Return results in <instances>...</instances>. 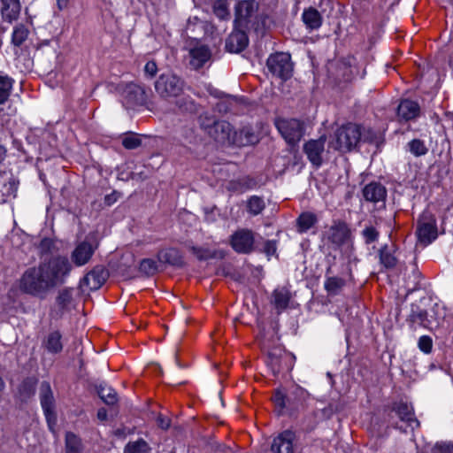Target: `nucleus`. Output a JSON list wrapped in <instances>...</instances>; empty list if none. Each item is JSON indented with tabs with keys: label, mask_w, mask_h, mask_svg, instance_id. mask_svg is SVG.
I'll list each match as a JSON object with an SVG mask.
<instances>
[{
	"label": "nucleus",
	"mask_w": 453,
	"mask_h": 453,
	"mask_svg": "<svg viewBox=\"0 0 453 453\" xmlns=\"http://www.w3.org/2000/svg\"><path fill=\"white\" fill-rule=\"evenodd\" d=\"M40 400L46 419L50 426L56 422L55 400L50 385L48 381H42L40 386Z\"/></svg>",
	"instance_id": "17"
},
{
	"label": "nucleus",
	"mask_w": 453,
	"mask_h": 453,
	"mask_svg": "<svg viewBox=\"0 0 453 453\" xmlns=\"http://www.w3.org/2000/svg\"><path fill=\"white\" fill-rule=\"evenodd\" d=\"M54 242L50 238H43L38 246V249L40 250V253L47 254L51 252V250L54 249Z\"/></svg>",
	"instance_id": "53"
},
{
	"label": "nucleus",
	"mask_w": 453,
	"mask_h": 453,
	"mask_svg": "<svg viewBox=\"0 0 453 453\" xmlns=\"http://www.w3.org/2000/svg\"><path fill=\"white\" fill-rule=\"evenodd\" d=\"M408 321L411 325L417 324L428 329H432L434 326L433 321L428 318L426 311L415 304L411 305V311L408 317Z\"/></svg>",
	"instance_id": "27"
},
{
	"label": "nucleus",
	"mask_w": 453,
	"mask_h": 453,
	"mask_svg": "<svg viewBox=\"0 0 453 453\" xmlns=\"http://www.w3.org/2000/svg\"><path fill=\"white\" fill-rule=\"evenodd\" d=\"M377 225L378 222L375 220V224H367L361 231V236L363 237L365 244L370 245L379 240L380 231L377 228Z\"/></svg>",
	"instance_id": "35"
},
{
	"label": "nucleus",
	"mask_w": 453,
	"mask_h": 453,
	"mask_svg": "<svg viewBox=\"0 0 453 453\" xmlns=\"http://www.w3.org/2000/svg\"><path fill=\"white\" fill-rule=\"evenodd\" d=\"M189 65L196 70L202 68L211 57L210 49L205 45L195 47L189 50Z\"/></svg>",
	"instance_id": "26"
},
{
	"label": "nucleus",
	"mask_w": 453,
	"mask_h": 453,
	"mask_svg": "<svg viewBox=\"0 0 453 453\" xmlns=\"http://www.w3.org/2000/svg\"><path fill=\"white\" fill-rule=\"evenodd\" d=\"M5 388V383L3 378L0 376V392L4 391Z\"/></svg>",
	"instance_id": "62"
},
{
	"label": "nucleus",
	"mask_w": 453,
	"mask_h": 453,
	"mask_svg": "<svg viewBox=\"0 0 453 453\" xmlns=\"http://www.w3.org/2000/svg\"><path fill=\"white\" fill-rule=\"evenodd\" d=\"M350 229L344 221L334 222L327 232L328 241L337 247L343 245L350 238Z\"/></svg>",
	"instance_id": "20"
},
{
	"label": "nucleus",
	"mask_w": 453,
	"mask_h": 453,
	"mask_svg": "<svg viewBox=\"0 0 453 453\" xmlns=\"http://www.w3.org/2000/svg\"><path fill=\"white\" fill-rule=\"evenodd\" d=\"M35 383L31 379H26L19 387V397L25 401L35 394Z\"/></svg>",
	"instance_id": "45"
},
{
	"label": "nucleus",
	"mask_w": 453,
	"mask_h": 453,
	"mask_svg": "<svg viewBox=\"0 0 453 453\" xmlns=\"http://www.w3.org/2000/svg\"><path fill=\"white\" fill-rule=\"evenodd\" d=\"M420 107L416 101L410 99H403L398 107L396 113H419Z\"/></svg>",
	"instance_id": "43"
},
{
	"label": "nucleus",
	"mask_w": 453,
	"mask_h": 453,
	"mask_svg": "<svg viewBox=\"0 0 453 453\" xmlns=\"http://www.w3.org/2000/svg\"><path fill=\"white\" fill-rule=\"evenodd\" d=\"M157 257L160 264L176 267H182L184 265L183 257L180 251L175 248L159 250Z\"/></svg>",
	"instance_id": "22"
},
{
	"label": "nucleus",
	"mask_w": 453,
	"mask_h": 453,
	"mask_svg": "<svg viewBox=\"0 0 453 453\" xmlns=\"http://www.w3.org/2000/svg\"><path fill=\"white\" fill-rule=\"evenodd\" d=\"M418 348L426 354L430 353L433 349V341L431 337L426 335L421 336L418 340Z\"/></svg>",
	"instance_id": "52"
},
{
	"label": "nucleus",
	"mask_w": 453,
	"mask_h": 453,
	"mask_svg": "<svg viewBox=\"0 0 453 453\" xmlns=\"http://www.w3.org/2000/svg\"><path fill=\"white\" fill-rule=\"evenodd\" d=\"M73 289L71 288H66L59 291L57 296V303L60 308L65 309L71 304L73 301Z\"/></svg>",
	"instance_id": "47"
},
{
	"label": "nucleus",
	"mask_w": 453,
	"mask_h": 453,
	"mask_svg": "<svg viewBox=\"0 0 453 453\" xmlns=\"http://www.w3.org/2000/svg\"><path fill=\"white\" fill-rule=\"evenodd\" d=\"M99 397L108 405H113L118 402L116 391L107 385L100 384L97 388Z\"/></svg>",
	"instance_id": "38"
},
{
	"label": "nucleus",
	"mask_w": 453,
	"mask_h": 453,
	"mask_svg": "<svg viewBox=\"0 0 453 453\" xmlns=\"http://www.w3.org/2000/svg\"><path fill=\"white\" fill-rule=\"evenodd\" d=\"M186 86L185 81L171 73H162L154 82V88L160 98H176L181 96Z\"/></svg>",
	"instance_id": "7"
},
{
	"label": "nucleus",
	"mask_w": 453,
	"mask_h": 453,
	"mask_svg": "<svg viewBox=\"0 0 453 453\" xmlns=\"http://www.w3.org/2000/svg\"><path fill=\"white\" fill-rule=\"evenodd\" d=\"M325 143L326 136H321L317 140L311 139L303 145V152L315 168L320 167L323 163L322 155L325 151Z\"/></svg>",
	"instance_id": "18"
},
{
	"label": "nucleus",
	"mask_w": 453,
	"mask_h": 453,
	"mask_svg": "<svg viewBox=\"0 0 453 453\" xmlns=\"http://www.w3.org/2000/svg\"><path fill=\"white\" fill-rule=\"evenodd\" d=\"M264 249L267 255H273L276 252V243L273 241H267Z\"/></svg>",
	"instance_id": "58"
},
{
	"label": "nucleus",
	"mask_w": 453,
	"mask_h": 453,
	"mask_svg": "<svg viewBox=\"0 0 453 453\" xmlns=\"http://www.w3.org/2000/svg\"><path fill=\"white\" fill-rule=\"evenodd\" d=\"M274 124L290 145H296L304 134V123L299 119L280 115L275 119Z\"/></svg>",
	"instance_id": "8"
},
{
	"label": "nucleus",
	"mask_w": 453,
	"mask_h": 453,
	"mask_svg": "<svg viewBox=\"0 0 453 453\" xmlns=\"http://www.w3.org/2000/svg\"><path fill=\"white\" fill-rule=\"evenodd\" d=\"M273 401L276 408L279 409V412L280 413L283 409L290 408V397L286 396L282 392L277 390L273 396Z\"/></svg>",
	"instance_id": "49"
},
{
	"label": "nucleus",
	"mask_w": 453,
	"mask_h": 453,
	"mask_svg": "<svg viewBox=\"0 0 453 453\" xmlns=\"http://www.w3.org/2000/svg\"><path fill=\"white\" fill-rule=\"evenodd\" d=\"M362 195L364 199L372 203L376 209L386 207L388 190L382 183L375 180L367 183L362 188Z\"/></svg>",
	"instance_id": "12"
},
{
	"label": "nucleus",
	"mask_w": 453,
	"mask_h": 453,
	"mask_svg": "<svg viewBox=\"0 0 453 453\" xmlns=\"http://www.w3.org/2000/svg\"><path fill=\"white\" fill-rule=\"evenodd\" d=\"M332 267L328 266L326 270V280L324 288L329 296H337L346 286V280L340 276L331 275Z\"/></svg>",
	"instance_id": "25"
},
{
	"label": "nucleus",
	"mask_w": 453,
	"mask_h": 453,
	"mask_svg": "<svg viewBox=\"0 0 453 453\" xmlns=\"http://www.w3.org/2000/svg\"><path fill=\"white\" fill-rule=\"evenodd\" d=\"M302 20L310 30H317L322 25V16L319 12L314 7L304 9L302 14Z\"/></svg>",
	"instance_id": "29"
},
{
	"label": "nucleus",
	"mask_w": 453,
	"mask_h": 453,
	"mask_svg": "<svg viewBox=\"0 0 453 453\" xmlns=\"http://www.w3.org/2000/svg\"><path fill=\"white\" fill-rule=\"evenodd\" d=\"M294 439L295 434L293 432L284 431L273 439L270 453H294Z\"/></svg>",
	"instance_id": "21"
},
{
	"label": "nucleus",
	"mask_w": 453,
	"mask_h": 453,
	"mask_svg": "<svg viewBox=\"0 0 453 453\" xmlns=\"http://www.w3.org/2000/svg\"><path fill=\"white\" fill-rule=\"evenodd\" d=\"M248 31H250L248 28L234 27V30L226 40V50L230 53L243 51L249 44Z\"/></svg>",
	"instance_id": "16"
},
{
	"label": "nucleus",
	"mask_w": 453,
	"mask_h": 453,
	"mask_svg": "<svg viewBox=\"0 0 453 453\" xmlns=\"http://www.w3.org/2000/svg\"><path fill=\"white\" fill-rule=\"evenodd\" d=\"M108 272L103 266H96L83 278V284L91 290L98 289L107 280Z\"/></svg>",
	"instance_id": "23"
},
{
	"label": "nucleus",
	"mask_w": 453,
	"mask_h": 453,
	"mask_svg": "<svg viewBox=\"0 0 453 453\" xmlns=\"http://www.w3.org/2000/svg\"><path fill=\"white\" fill-rule=\"evenodd\" d=\"M117 91L127 109L148 111L157 110L155 96L144 83L121 82L117 86Z\"/></svg>",
	"instance_id": "2"
},
{
	"label": "nucleus",
	"mask_w": 453,
	"mask_h": 453,
	"mask_svg": "<svg viewBox=\"0 0 453 453\" xmlns=\"http://www.w3.org/2000/svg\"><path fill=\"white\" fill-rule=\"evenodd\" d=\"M98 248L97 242H91L86 238L83 242L77 244L71 253V264L76 266H82L89 262L93 254Z\"/></svg>",
	"instance_id": "14"
},
{
	"label": "nucleus",
	"mask_w": 453,
	"mask_h": 453,
	"mask_svg": "<svg viewBox=\"0 0 453 453\" xmlns=\"http://www.w3.org/2000/svg\"><path fill=\"white\" fill-rule=\"evenodd\" d=\"M14 83L15 81L7 74L0 75V105L9 101Z\"/></svg>",
	"instance_id": "34"
},
{
	"label": "nucleus",
	"mask_w": 453,
	"mask_h": 453,
	"mask_svg": "<svg viewBox=\"0 0 453 453\" xmlns=\"http://www.w3.org/2000/svg\"><path fill=\"white\" fill-rule=\"evenodd\" d=\"M121 143L127 150H135L142 146V135L134 132H127L121 136Z\"/></svg>",
	"instance_id": "36"
},
{
	"label": "nucleus",
	"mask_w": 453,
	"mask_h": 453,
	"mask_svg": "<svg viewBox=\"0 0 453 453\" xmlns=\"http://www.w3.org/2000/svg\"><path fill=\"white\" fill-rule=\"evenodd\" d=\"M97 418L101 421H105L107 419V411L104 408H100L97 411Z\"/></svg>",
	"instance_id": "59"
},
{
	"label": "nucleus",
	"mask_w": 453,
	"mask_h": 453,
	"mask_svg": "<svg viewBox=\"0 0 453 453\" xmlns=\"http://www.w3.org/2000/svg\"><path fill=\"white\" fill-rule=\"evenodd\" d=\"M28 35L27 27L24 24H18L13 28L12 43L16 47H20L27 41Z\"/></svg>",
	"instance_id": "39"
},
{
	"label": "nucleus",
	"mask_w": 453,
	"mask_h": 453,
	"mask_svg": "<svg viewBox=\"0 0 453 453\" xmlns=\"http://www.w3.org/2000/svg\"><path fill=\"white\" fill-rule=\"evenodd\" d=\"M410 151L415 157H421L427 153L428 149L425 145V142L420 139H413L408 143Z\"/></svg>",
	"instance_id": "48"
},
{
	"label": "nucleus",
	"mask_w": 453,
	"mask_h": 453,
	"mask_svg": "<svg viewBox=\"0 0 453 453\" xmlns=\"http://www.w3.org/2000/svg\"><path fill=\"white\" fill-rule=\"evenodd\" d=\"M258 10L259 3L257 0H238L234 4V27L257 31L259 29Z\"/></svg>",
	"instance_id": "6"
},
{
	"label": "nucleus",
	"mask_w": 453,
	"mask_h": 453,
	"mask_svg": "<svg viewBox=\"0 0 453 453\" xmlns=\"http://www.w3.org/2000/svg\"><path fill=\"white\" fill-rule=\"evenodd\" d=\"M189 251L200 261L212 258H223L225 254L221 250H211L207 247L188 246Z\"/></svg>",
	"instance_id": "31"
},
{
	"label": "nucleus",
	"mask_w": 453,
	"mask_h": 453,
	"mask_svg": "<svg viewBox=\"0 0 453 453\" xmlns=\"http://www.w3.org/2000/svg\"><path fill=\"white\" fill-rule=\"evenodd\" d=\"M432 453H453V442L436 443Z\"/></svg>",
	"instance_id": "54"
},
{
	"label": "nucleus",
	"mask_w": 453,
	"mask_h": 453,
	"mask_svg": "<svg viewBox=\"0 0 453 453\" xmlns=\"http://www.w3.org/2000/svg\"><path fill=\"white\" fill-rule=\"evenodd\" d=\"M269 357L271 359V365L273 373H278L281 370L280 361L278 357H274L273 354L269 355Z\"/></svg>",
	"instance_id": "55"
},
{
	"label": "nucleus",
	"mask_w": 453,
	"mask_h": 453,
	"mask_svg": "<svg viewBox=\"0 0 453 453\" xmlns=\"http://www.w3.org/2000/svg\"><path fill=\"white\" fill-rule=\"evenodd\" d=\"M177 104L180 111L186 113H196L198 111L195 102L189 97H182L178 100Z\"/></svg>",
	"instance_id": "50"
},
{
	"label": "nucleus",
	"mask_w": 453,
	"mask_h": 453,
	"mask_svg": "<svg viewBox=\"0 0 453 453\" xmlns=\"http://www.w3.org/2000/svg\"><path fill=\"white\" fill-rule=\"evenodd\" d=\"M158 68L155 60L148 61L143 68L144 76L147 79H153L157 73Z\"/></svg>",
	"instance_id": "51"
},
{
	"label": "nucleus",
	"mask_w": 453,
	"mask_h": 453,
	"mask_svg": "<svg viewBox=\"0 0 453 453\" xmlns=\"http://www.w3.org/2000/svg\"><path fill=\"white\" fill-rule=\"evenodd\" d=\"M293 65L290 54L286 52L271 54L266 61L268 71L273 77L280 79L282 81L292 77Z\"/></svg>",
	"instance_id": "9"
},
{
	"label": "nucleus",
	"mask_w": 453,
	"mask_h": 453,
	"mask_svg": "<svg viewBox=\"0 0 453 453\" xmlns=\"http://www.w3.org/2000/svg\"><path fill=\"white\" fill-rule=\"evenodd\" d=\"M201 128L215 142L231 144L233 128L229 122L220 119L217 115H199Z\"/></svg>",
	"instance_id": "4"
},
{
	"label": "nucleus",
	"mask_w": 453,
	"mask_h": 453,
	"mask_svg": "<svg viewBox=\"0 0 453 453\" xmlns=\"http://www.w3.org/2000/svg\"><path fill=\"white\" fill-rule=\"evenodd\" d=\"M139 271L146 276H153L158 272V265L151 258H144L140 262Z\"/></svg>",
	"instance_id": "42"
},
{
	"label": "nucleus",
	"mask_w": 453,
	"mask_h": 453,
	"mask_svg": "<svg viewBox=\"0 0 453 453\" xmlns=\"http://www.w3.org/2000/svg\"><path fill=\"white\" fill-rule=\"evenodd\" d=\"M388 422L395 428L407 433V428L411 431L419 426V421L416 418L412 406L404 402H395L389 407Z\"/></svg>",
	"instance_id": "5"
},
{
	"label": "nucleus",
	"mask_w": 453,
	"mask_h": 453,
	"mask_svg": "<svg viewBox=\"0 0 453 453\" xmlns=\"http://www.w3.org/2000/svg\"><path fill=\"white\" fill-rule=\"evenodd\" d=\"M260 140L259 133L251 126H246L232 133L231 144L239 147L257 144Z\"/></svg>",
	"instance_id": "19"
},
{
	"label": "nucleus",
	"mask_w": 453,
	"mask_h": 453,
	"mask_svg": "<svg viewBox=\"0 0 453 453\" xmlns=\"http://www.w3.org/2000/svg\"><path fill=\"white\" fill-rule=\"evenodd\" d=\"M81 439L73 432H67L65 434V453H81Z\"/></svg>",
	"instance_id": "41"
},
{
	"label": "nucleus",
	"mask_w": 453,
	"mask_h": 453,
	"mask_svg": "<svg viewBox=\"0 0 453 453\" xmlns=\"http://www.w3.org/2000/svg\"><path fill=\"white\" fill-rule=\"evenodd\" d=\"M0 12L4 21L12 23L19 17L21 5L19 0H0Z\"/></svg>",
	"instance_id": "24"
},
{
	"label": "nucleus",
	"mask_w": 453,
	"mask_h": 453,
	"mask_svg": "<svg viewBox=\"0 0 453 453\" xmlns=\"http://www.w3.org/2000/svg\"><path fill=\"white\" fill-rule=\"evenodd\" d=\"M416 234L419 242L425 246L430 244L438 236L435 216L429 211H424L417 221Z\"/></svg>",
	"instance_id": "10"
},
{
	"label": "nucleus",
	"mask_w": 453,
	"mask_h": 453,
	"mask_svg": "<svg viewBox=\"0 0 453 453\" xmlns=\"http://www.w3.org/2000/svg\"><path fill=\"white\" fill-rule=\"evenodd\" d=\"M69 4V0H57V5L59 11H62L67 8Z\"/></svg>",
	"instance_id": "60"
},
{
	"label": "nucleus",
	"mask_w": 453,
	"mask_h": 453,
	"mask_svg": "<svg viewBox=\"0 0 453 453\" xmlns=\"http://www.w3.org/2000/svg\"><path fill=\"white\" fill-rule=\"evenodd\" d=\"M254 233L249 229H239L230 238V245L233 250L241 254H250L254 250Z\"/></svg>",
	"instance_id": "13"
},
{
	"label": "nucleus",
	"mask_w": 453,
	"mask_h": 453,
	"mask_svg": "<svg viewBox=\"0 0 453 453\" xmlns=\"http://www.w3.org/2000/svg\"><path fill=\"white\" fill-rule=\"evenodd\" d=\"M61 338V334L58 331H54L49 334L45 341V347L48 349V351L51 353L60 352L63 349Z\"/></svg>",
	"instance_id": "37"
},
{
	"label": "nucleus",
	"mask_w": 453,
	"mask_h": 453,
	"mask_svg": "<svg viewBox=\"0 0 453 453\" xmlns=\"http://www.w3.org/2000/svg\"><path fill=\"white\" fill-rule=\"evenodd\" d=\"M212 12L214 15L221 20H226L230 18L228 3L226 0H215L212 4Z\"/></svg>",
	"instance_id": "40"
},
{
	"label": "nucleus",
	"mask_w": 453,
	"mask_h": 453,
	"mask_svg": "<svg viewBox=\"0 0 453 453\" xmlns=\"http://www.w3.org/2000/svg\"><path fill=\"white\" fill-rule=\"evenodd\" d=\"M291 297V293L286 287L278 288L273 292V304L279 311L288 308Z\"/></svg>",
	"instance_id": "32"
},
{
	"label": "nucleus",
	"mask_w": 453,
	"mask_h": 453,
	"mask_svg": "<svg viewBox=\"0 0 453 453\" xmlns=\"http://www.w3.org/2000/svg\"><path fill=\"white\" fill-rule=\"evenodd\" d=\"M396 248L392 246L384 245L379 250L380 263L386 269H394L397 263L398 259L395 256Z\"/></svg>",
	"instance_id": "28"
},
{
	"label": "nucleus",
	"mask_w": 453,
	"mask_h": 453,
	"mask_svg": "<svg viewBox=\"0 0 453 453\" xmlns=\"http://www.w3.org/2000/svg\"><path fill=\"white\" fill-rule=\"evenodd\" d=\"M318 222L317 216L309 211L303 212L296 219L297 231L301 234L306 233Z\"/></svg>",
	"instance_id": "33"
},
{
	"label": "nucleus",
	"mask_w": 453,
	"mask_h": 453,
	"mask_svg": "<svg viewBox=\"0 0 453 453\" xmlns=\"http://www.w3.org/2000/svg\"><path fill=\"white\" fill-rule=\"evenodd\" d=\"M257 111V104L245 97L227 96L216 104L218 113H237Z\"/></svg>",
	"instance_id": "11"
},
{
	"label": "nucleus",
	"mask_w": 453,
	"mask_h": 453,
	"mask_svg": "<svg viewBox=\"0 0 453 453\" xmlns=\"http://www.w3.org/2000/svg\"><path fill=\"white\" fill-rule=\"evenodd\" d=\"M19 180L11 172H0V202L7 203L17 196Z\"/></svg>",
	"instance_id": "15"
},
{
	"label": "nucleus",
	"mask_w": 453,
	"mask_h": 453,
	"mask_svg": "<svg viewBox=\"0 0 453 453\" xmlns=\"http://www.w3.org/2000/svg\"><path fill=\"white\" fill-rule=\"evenodd\" d=\"M72 270L66 256H51L27 268L19 280V288L24 294L43 297L51 289L64 285Z\"/></svg>",
	"instance_id": "1"
},
{
	"label": "nucleus",
	"mask_w": 453,
	"mask_h": 453,
	"mask_svg": "<svg viewBox=\"0 0 453 453\" xmlns=\"http://www.w3.org/2000/svg\"><path fill=\"white\" fill-rule=\"evenodd\" d=\"M248 211L253 215H257L265 209V204L264 200L257 196H251L248 201Z\"/></svg>",
	"instance_id": "46"
},
{
	"label": "nucleus",
	"mask_w": 453,
	"mask_h": 453,
	"mask_svg": "<svg viewBox=\"0 0 453 453\" xmlns=\"http://www.w3.org/2000/svg\"><path fill=\"white\" fill-rule=\"evenodd\" d=\"M149 449L148 443L140 439L136 441L128 442L125 447V453H147Z\"/></svg>",
	"instance_id": "44"
},
{
	"label": "nucleus",
	"mask_w": 453,
	"mask_h": 453,
	"mask_svg": "<svg viewBox=\"0 0 453 453\" xmlns=\"http://www.w3.org/2000/svg\"><path fill=\"white\" fill-rule=\"evenodd\" d=\"M199 19H198L197 17L194 18V21H192L191 19H189L188 21L187 29L188 30L191 29V27L195 25V22H196Z\"/></svg>",
	"instance_id": "61"
},
{
	"label": "nucleus",
	"mask_w": 453,
	"mask_h": 453,
	"mask_svg": "<svg viewBox=\"0 0 453 453\" xmlns=\"http://www.w3.org/2000/svg\"><path fill=\"white\" fill-rule=\"evenodd\" d=\"M257 186V181L250 176H243L236 180H232L227 184V189L232 192L243 193L246 190L252 189Z\"/></svg>",
	"instance_id": "30"
},
{
	"label": "nucleus",
	"mask_w": 453,
	"mask_h": 453,
	"mask_svg": "<svg viewBox=\"0 0 453 453\" xmlns=\"http://www.w3.org/2000/svg\"><path fill=\"white\" fill-rule=\"evenodd\" d=\"M405 116H406V120L408 121V120L414 119L417 115L413 114V115H405Z\"/></svg>",
	"instance_id": "63"
},
{
	"label": "nucleus",
	"mask_w": 453,
	"mask_h": 453,
	"mask_svg": "<svg viewBox=\"0 0 453 453\" xmlns=\"http://www.w3.org/2000/svg\"><path fill=\"white\" fill-rule=\"evenodd\" d=\"M119 196H120V194L119 192L113 191L111 194L105 196L104 203H105V204L110 206V205L113 204L114 203H116L118 201V199L119 198Z\"/></svg>",
	"instance_id": "56"
},
{
	"label": "nucleus",
	"mask_w": 453,
	"mask_h": 453,
	"mask_svg": "<svg viewBox=\"0 0 453 453\" xmlns=\"http://www.w3.org/2000/svg\"><path fill=\"white\" fill-rule=\"evenodd\" d=\"M157 424L160 428L166 430L170 426V419L162 415H158L157 418Z\"/></svg>",
	"instance_id": "57"
},
{
	"label": "nucleus",
	"mask_w": 453,
	"mask_h": 453,
	"mask_svg": "<svg viewBox=\"0 0 453 453\" xmlns=\"http://www.w3.org/2000/svg\"><path fill=\"white\" fill-rule=\"evenodd\" d=\"M374 134L370 128L366 129L362 125L349 122L335 130L329 146L335 150L346 153L356 149L361 141L371 140Z\"/></svg>",
	"instance_id": "3"
}]
</instances>
